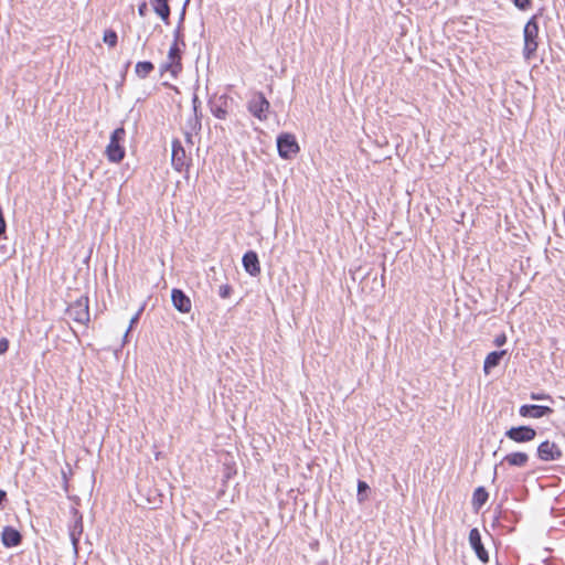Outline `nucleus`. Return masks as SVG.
<instances>
[{"label":"nucleus","instance_id":"1","mask_svg":"<svg viewBox=\"0 0 565 565\" xmlns=\"http://www.w3.org/2000/svg\"><path fill=\"white\" fill-rule=\"evenodd\" d=\"M523 40V57L529 61L535 55L539 47V23L536 14L524 25Z\"/></svg>","mask_w":565,"mask_h":565},{"label":"nucleus","instance_id":"2","mask_svg":"<svg viewBox=\"0 0 565 565\" xmlns=\"http://www.w3.org/2000/svg\"><path fill=\"white\" fill-rule=\"evenodd\" d=\"M126 131L124 127H119L110 135V140L106 147V156L110 162L118 163L125 158V148L122 141L125 140Z\"/></svg>","mask_w":565,"mask_h":565},{"label":"nucleus","instance_id":"3","mask_svg":"<svg viewBox=\"0 0 565 565\" xmlns=\"http://www.w3.org/2000/svg\"><path fill=\"white\" fill-rule=\"evenodd\" d=\"M270 104L263 93H255L247 103L248 111L259 120H266Z\"/></svg>","mask_w":565,"mask_h":565},{"label":"nucleus","instance_id":"4","mask_svg":"<svg viewBox=\"0 0 565 565\" xmlns=\"http://www.w3.org/2000/svg\"><path fill=\"white\" fill-rule=\"evenodd\" d=\"M67 313L74 321L87 323L89 321L88 298L79 297L68 306Z\"/></svg>","mask_w":565,"mask_h":565},{"label":"nucleus","instance_id":"5","mask_svg":"<svg viewBox=\"0 0 565 565\" xmlns=\"http://www.w3.org/2000/svg\"><path fill=\"white\" fill-rule=\"evenodd\" d=\"M278 153L284 159H291L299 151L296 138L291 134H281L277 138Z\"/></svg>","mask_w":565,"mask_h":565},{"label":"nucleus","instance_id":"6","mask_svg":"<svg viewBox=\"0 0 565 565\" xmlns=\"http://www.w3.org/2000/svg\"><path fill=\"white\" fill-rule=\"evenodd\" d=\"M182 70L181 49L178 43H173L168 53V62L161 66L162 72H170L172 76H177Z\"/></svg>","mask_w":565,"mask_h":565},{"label":"nucleus","instance_id":"7","mask_svg":"<svg viewBox=\"0 0 565 565\" xmlns=\"http://www.w3.org/2000/svg\"><path fill=\"white\" fill-rule=\"evenodd\" d=\"M505 436L515 443H527L535 438L536 430L530 426L511 427Z\"/></svg>","mask_w":565,"mask_h":565},{"label":"nucleus","instance_id":"8","mask_svg":"<svg viewBox=\"0 0 565 565\" xmlns=\"http://www.w3.org/2000/svg\"><path fill=\"white\" fill-rule=\"evenodd\" d=\"M537 457L543 461H554L561 459L562 451L555 443L545 440L537 447Z\"/></svg>","mask_w":565,"mask_h":565},{"label":"nucleus","instance_id":"9","mask_svg":"<svg viewBox=\"0 0 565 565\" xmlns=\"http://www.w3.org/2000/svg\"><path fill=\"white\" fill-rule=\"evenodd\" d=\"M469 543H470L471 548L475 551L477 557L482 563H488L489 554L481 542V534L478 529L475 527V529L470 530Z\"/></svg>","mask_w":565,"mask_h":565},{"label":"nucleus","instance_id":"10","mask_svg":"<svg viewBox=\"0 0 565 565\" xmlns=\"http://www.w3.org/2000/svg\"><path fill=\"white\" fill-rule=\"evenodd\" d=\"M553 409L548 406L543 405H522L519 409V414L522 417H529V418H542L545 416H550L553 414Z\"/></svg>","mask_w":565,"mask_h":565},{"label":"nucleus","instance_id":"11","mask_svg":"<svg viewBox=\"0 0 565 565\" xmlns=\"http://www.w3.org/2000/svg\"><path fill=\"white\" fill-rule=\"evenodd\" d=\"M171 162H172V167L178 172H181L186 167L185 150L179 140H174L172 142Z\"/></svg>","mask_w":565,"mask_h":565},{"label":"nucleus","instance_id":"12","mask_svg":"<svg viewBox=\"0 0 565 565\" xmlns=\"http://www.w3.org/2000/svg\"><path fill=\"white\" fill-rule=\"evenodd\" d=\"M171 299L174 308L182 312L188 313L191 310V300L181 289H172Z\"/></svg>","mask_w":565,"mask_h":565},{"label":"nucleus","instance_id":"13","mask_svg":"<svg viewBox=\"0 0 565 565\" xmlns=\"http://www.w3.org/2000/svg\"><path fill=\"white\" fill-rule=\"evenodd\" d=\"M242 263L245 271L248 273L250 276H257L260 274V265L258 256L255 252H246L243 256Z\"/></svg>","mask_w":565,"mask_h":565},{"label":"nucleus","instance_id":"14","mask_svg":"<svg viewBox=\"0 0 565 565\" xmlns=\"http://www.w3.org/2000/svg\"><path fill=\"white\" fill-rule=\"evenodd\" d=\"M1 542L6 547H15L21 544L22 535L17 529L4 526L1 533Z\"/></svg>","mask_w":565,"mask_h":565},{"label":"nucleus","instance_id":"15","mask_svg":"<svg viewBox=\"0 0 565 565\" xmlns=\"http://www.w3.org/2000/svg\"><path fill=\"white\" fill-rule=\"evenodd\" d=\"M227 108H228V99L226 96H221L217 100L213 102L211 105V113L217 119H226L227 117Z\"/></svg>","mask_w":565,"mask_h":565},{"label":"nucleus","instance_id":"16","mask_svg":"<svg viewBox=\"0 0 565 565\" xmlns=\"http://www.w3.org/2000/svg\"><path fill=\"white\" fill-rule=\"evenodd\" d=\"M507 351L505 350H501V351H492L490 352L487 356H486V360H484V363H483V371L486 374H489L490 371L498 366L501 359L503 358V355H505Z\"/></svg>","mask_w":565,"mask_h":565},{"label":"nucleus","instance_id":"17","mask_svg":"<svg viewBox=\"0 0 565 565\" xmlns=\"http://www.w3.org/2000/svg\"><path fill=\"white\" fill-rule=\"evenodd\" d=\"M503 461L508 462L510 466L522 468L527 465L529 456L527 454L521 451L512 452L507 455L503 458Z\"/></svg>","mask_w":565,"mask_h":565},{"label":"nucleus","instance_id":"18","mask_svg":"<svg viewBox=\"0 0 565 565\" xmlns=\"http://www.w3.org/2000/svg\"><path fill=\"white\" fill-rule=\"evenodd\" d=\"M153 10L166 23L169 22L170 7L168 0H154Z\"/></svg>","mask_w":565,"mask_h":565},{"label":"nucleus","instance_id":"19","mask_svg":"<svg viewBox=\"0 0 565 565\" xmlns=\"http://www.w3.org/2000/svg\"><path fill=\"white\" fill-rule=\"evenodd\" d=\"M488 492L483 487H478L472 497V504L476 509H480L488 500Z\"/></svg>","mask_w":565,"mask_h":565},{"label":"nucleus","instance_id":"20","mask_svg":"<svg viewBox=\"0 0 565 565\" xmlns=\"http://www.w3.org/2000/svg\"><path fill=\"white\" fill-rule=\"evenodd\" d=\"M154 66L149 61L138 62L135 67V73L139 78H146L152 71Z\"/></svg>","mask_w":565,"mask_h":565},{"label":"nucleus","instance_id":"21","mask_svg":"<svg viewBox=\"0 0 565 565\" xmlns=\"http://www.w3.org/2000/svg\"><path fill=\"white\" fill-rule=\"evenodd\" d=\"M199 102V98L198 96H194L193 97V110H194V116L193 118H191L189 120V126L191 128L192 131H196L201 128V121H200V118L198 117V114H196V104Z\"/></svg>","mask_w":565,"mask_h":565},{"label":"nucleus","instance_id":"22","mask_svg":"<svg viewBox=\"0 0 565 565\" xmlns=\"http://www.w3.org/2000/svg\"><path fill=\"white\" fill-rule=\"evenodd\" d=\"M184 14H185V7L183 8L182 10V13L180 15V22H179V25L177 26V29L174 30V42L173 43H181L183 46L185 45L184 44V40H183V34H182V30H181V24L183 22V19H184Z\"/></svg>","mask_w":565,"mask_h":565},{"label":"nucleus","instance_id":"23","mask_svg":"<svg viewBox=\"0 0 565 565\" xmlns=\"http://www.w3.org/2000/svg\"><path fill=\"white\" fill-rule=\"evenodd\" d=\"M103 40H104V42L106 44H108L109 46L114 47L117 44L118 36H117V33L115 31L107 30L104 33Z\"/></svg>","mask_w":565,"mask_h":565},{"label":"nucleus","instance_id":"24","mask_svg":"<svg viewBox=\"0 0 565 565\" xmlns=\"http://www.w3.org/2000/svg\"><path fill=\"white\" fill-rule=\"evenodd\" d=\"M369 489H370V487L365 481L359 480V482H358V500H359V502H363L365 500V493Z\"/></svg>","mask_w":565,"mask_h":565},{"label":"nucleus","instance_id":"25","mask_svg":"<svg viewBox=\"0 0 565 565\" xmlns=\"http://www.w3.org/2000/svg\"><path fill=\"white\" fill-rule=\"evenodd\" d=\"M232 291H233L232 287L227 284H224V285H221L218 288V296L223 299H226L231 296Z\"/></svg>","mask_w":565,"mask_h":565},{"label":"nucleus","instance_id":"26","mask_svg":"<svg viewBox=\"0 0 565 565\" xmlns=\"http://www.w3.org/2000/svg\"><path fill=\"white\" fill-rule=\"evenodd\" d=\"M513 4L522 10L525 11L531 7L532 1L531 0H512Z\"/></svg>","mask_w":565,"mask_h":565},{"label":"nucleus","instance_id":"27","mask_svg":"<svg viewBox=\"0 0 565 565\" xmlns=\"http://www.w3.org/2000/svg\"><path fill=\"white\" fill-rule=\"evenodd\" d=\"M9 341L6 338L0 339V354H3L8 351Z\"/></svg>","mask_w":565,"mask_h":565},{"label":"nucleus","instance_id":"28","mask_svg":"<svg viewBox=\"0 0 565 565\" xmlns=\"http://www.w3.org/2000/svg\"><path fill=\"white\" fill-rule=\"evenodd\" d=\"M531 398L534 401H543V399H551V396L546 395V394L532 393Z\"/></svg>","mask_w":565,"mask_h":565},{"label":"nucleus","instance_id":"29","mask_svg":"<svg viewBox=\"0 0 565 565\" xmlns=\"http://www.w3.org/2000/svg\"><path fill=\"white\" fill-rule=\"evenodd\" d=\"M505 342H507V337H505V334H503V333H502V334H499V335H498V337H495V339H494V343H495V345H498V347L503 345Z\"/></svg>","mask_w":565,"mask_h":565},{"label":"nucleus","instance_id":"30","mask_svg":"<svg viewBox=\"0 0 565 565\" xmlns=\"http://www.w3.org/2000/svg\"><path fill=\"white\" fill-rule=\"evenodd\" d=\"M148 8H147V3L146 2H142L139 8H138V13L141 15V17H145L146 15V12H147Z\"/></svg>","mask_w":565,"mask_h":565},{"label":"nucleus","instance_id":"31","mask_svg":"<svg viewBox=\"0 0 565 565\" xmlns=\"http://www.w3.org/2000/svg\"><path fill=\"white\" fill-rule=\"evenodd\" d=\"M138 319H139V312H137V313L131 318V320H130V326H129V328H128V330L126 331V334H125L126 337H127L128 332L130 331V329L132 328V326L138 321Z\"/></svg>","mask_w":565,"mask_h":565},{"label":"nucleus","instance_id":"32","mask_svg":"<svg viewBox=\"0 0 565 565\" xmlns=\"http://www.w3.org/2000/svg\"><path fill=\"white\" fill-rule=\"evenodd\" d=\"M71 537H72V542H73L74 546H76V544H77V539L75 537L74 532H72Z\"/></svg>","mask_w":565,"mask_h":565},{"label":"nucleus","instance_id":"33","mask_svg":"<svg viewBox=\"0 0 565 565\" xmlns=\"http://www.w3.org/2000/svg\"><path fill=\"white\" fill-rule=\"evenodd\" d=\"M498 465L494 467V479L497 478V473H498Z\"/></svg>","mask_w":565,"mask_h":565},{"label":"nucleus","instance_id":"34","mask_svg":"<svg viewBox=\"0 0 565 565\" xmlns=\"http://www.w3.org/2000/svg\"><path fill=\"white\" fill-rule=\"evenodd\" d=\"M319 565H328V563H327V562H323V563H320Z\"/></svg>","mask_w":565,"mask_h":565}]
</instances>
